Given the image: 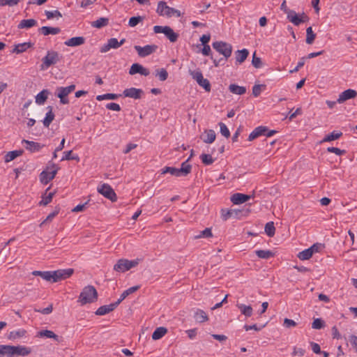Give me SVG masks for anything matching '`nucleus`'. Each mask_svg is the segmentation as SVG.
I'll return each instance as SVG.
<instances>
[{
	"label": "nucleus",
	"instance_id": "393cba45",
	"mask_svg": "<svg viewBox=\"0 0 357 357\" xmlns=\"http://www.w3.org/2000/svg\"><path fill=\"white\" fill-rule=\"evenodd\" d=\"M237 307L241 311V313L246 317H250L253 313V309L251 305H246L241 303L236 304Z\"/></svg>",
	"mask_w": 357,
	"mask_h": 357
},
{
	"label": "nucleus",
	"instance_id": "338daca9",
	"mask_svg": "<svg viewBox=\"0 0 357 357\" xmlns=\"http://www.w3.org/2000/svg\"><path fill=\"white\" fill-rule=\"evenodd\" d=\"M305 57H301L299 61L297 63V66L289 71L290 73H294L299 70L301 68H302L305 64Z\"/></svg>",
	"mask_w": 357,
	"mask_h": 357
},
{
	"label": "nucleus",
	"instance_id": "37998d69",
	"mask_svg": "<svg viewBox=\"0 0 357 357\" xmlns=\"http://www.w3.org/2000/svg\"><path fill=\"white\" fill-rule=\"evenodd\" d=\"M316 38V34L313 32L311 26H309L306 29V43L309 45L313 43L314 39Z\"/></svg>",
	"mask_w": 357,
	"mask_h": 357
},
{
	"label": "nucleus",
	"instance_id": "79ce46f5",
	"mask_svg": "<svg viewBox=\"0 0 357 357\" xmlns=\"http://www.w3.org/2000/svg\"><path fill=\"white\" fill-rule=\"evenodd\" d=\"M120 96H121L120 94H116V93H105V94L97 96L96 100L98 101H101L103 100H116Z\"/></svg>",
	"mask_w": 357,
	"mask_h": 357
},
{
	"label": "nucleus",
	"instance_id": "e433bc0d",
	"mask_svg": "<svg viewBox=\"0 0 357 357\" xmlns=\"http://www.w3.org/2000/svg\"><path fill=\"white\" fill-rule=\"evenodd\" d=\"M32 44L31 43H20L15 46L13 52L17 54H20L25 52L28 48L31 47Z\"/></svg>",
	"mask_w": 357,
	"mask_h": 357
},
{
	"label": "nucleus",
	"instance_id": "e2e57ef3",
	"mask_svg": "<svg viewBox=\"0 0 357 357\" xmlns=\"http://www.w3.org/2000/svg\"><path fill=\"white\" fill-rule=\"evenodd\" d=\"M59 208L56 207L55 210L47 215L46 219L43 222H42L40 225H43L47 222H51L52 219L59 213Z\"/></svg>",
	"mask_w": 357,
	"mask_h": 357
},
{
	"label": "nucleus",
	"instance_id": "bb28decb",
	"mask_svg": "<svg viewBox=\"0 0 357 357\" xmlns=\"http://www.w3.org/2000/svg\"><path fill=\"white\" fill-rule=\"evenodd\" d=\"M236 54V62L242 63L245 61L249 55V52L247 49H243L241 50H237L235 52Z\"/></svg>",
	"mask_w": 357,
	"mask_h": 357
},
{
	"label": "nucleus",
	"instance_id": "7ed1b4c3",
	"mask_svg": "<svg viewBox=\"0 0 357 357\" xmlns=\"http://www.w3.org/2000/svg\"><path fill=\"white\" fill-rule=\"evenodd\" d=\"M97 298L98 292L95 287L92 285H88L82 289L79 296L78 301L83 305L86 303H93Z\"/></svg>",
	"mask_w": 357,
	"mask_h": 357
},
{
	"label": "nucleus",
	"instance_id": "473e14b6",
	"mask_svg": "<svg viewBox=\"0 0 357 357\" xmlns=\"http://www.w3.org/2000/svg\"><path fill=\"white\" fill-rule=\"evenodd\" d=\"M229 90L232 93L237 95H243L246 92V88L245 86H238L235 84H230L229 86Z\"/></svg>",
	"mask_w": 357,
	"mask_h": 357
},
{
	"label": "nucleus",
	"instance_id": "cd10ccee",
	"mask_svg": "<svg viewBox=\"0 0 357 357\" xmlns=\"http://www.w3.org/2000/svg\"><path fill=\"white\" fill-rule=\"evenodd\" d=\"M47 109H49V111L46 114V116H45L44 120L43 121V125L45 127L48 128L50 126V125L51 124V123L54 119L55 115L52 112V106H48L47 107Z\"/></svg>",
	"mask_w": 357,
	"mask_h": 357
},
{
	"label": "nucleus",
	"instance_id": "4d7b16f0",
	"mask_svg": "<svg viewBox=\"0 0 357 357\" xmlns=\"http://www.w3.org/2000/svg\"><path fill=\"white\" fill-rule=\"evenodd\" d=\"M197 84L200 86L203 87L206 91H207V92L211 91V86L209 81L207 79L203 78L201 79V81L197 82Z\"/></svg>",
	"mask_w": 357,
	"mask_h": 357
},
{
	"label": "nucleus",
	"instance_id": "49530a36",
	"mask_svg": "<svg viewBox=\"0 0 357 357\" xmlns=\"http://www.w3.org/2000/svg\"><path fill=\"white\" fill-rule=\"evenodd\" d=\"M165 36L170 40L172 43L176 42L178 38V34L175 33L174 30L169 26L168 31H166Z\"/></svg>",
	"mask_w": 357,
	"mask_h": 357
},
{
	"label": "nucleus",
	"instance_id": "c756f323",
	"mask_svg": "<svg viewBox=\"0 0 357 357\" xmlns=\"http://www.w3.org/2000/svg\"><path fill=\"white\" fill-rule=\"evenodd\" d=\"M194 318L197 322L203 323L208 320L206 312L200 309H197L194 314Z\"/></svg>",
	"mask_w": 357,
	"mask_h": 357
},
{
	"label": "nucleus",
	"instance_id": "a19ab883",
	"mask_svg": "<svg viewBox=\"0 0 357 357\" xmlns=\"http://www.w3.org/2000/svg\"><path fill=\"white\" fill-rule=\"evenodd\" d=\"M26 331L24 329H20L18 331H13L10 332L8 338L10 340H16L25 335Z\"/></svg>",
	"mask_w": 357,
	"mask_h": 357
},
{
	"label": "nucleus",
	"instance_id": "f704fd0d",
	"mask_svg": "<svg viewBox=\"0 0 357 357\" xmlns=\"http://www.w3.org/2000/svg\"><path fill=\"white\" fill-rule=\"evenodd\" d=\"M167 332V329L165 327L157 328L152 334V339L157 340L162 337Z\"/></svg>",
	"mask_w": 357,
	"mask_h": 357
},
{
	"label": "nucleus",
	"instance_id": "a18cd8bd",
	"mask_svg": "<svg viewBox=\"0 0 357 357\" xmlns=\"http://www.w3.org/2000/svg\"><path fill=\"white\" fill-rule=\"evenodd\" d=\"M169 173L170 174L179 177L178 169L174 167H165L161 169V174H165Z\"/></svg>",
	"mask_w": 357,
	"mask_h": 357
},
{
	"label": "nucleus",
	"instance_id": "c85d7f7f",
	"mask_svg": "<svg viewBox=\"0 0 357 357\" xmlns=\"http://www.w3.org/2000/svg\"><path fill=\"white\" fill-rule=\"evenodd\" d=\"M139 287H140L139 285H136L125 290L121 294L120 298L116 301V303L119 305L127 296L137 291L139 289Z\"/></svg>",
	"mask_w": 357,
	"mask_h": 357
},
{
	"label": "nucleus",
	"instance_id": "a211bd4d",
	"mask_svg": "<svg viewBox=\"0 0 357 357\" xmlns=\"http://www.w3.org/2000/svg\"><path fill=\"white\" fill-rule=\"evenodd\" d=\"M192 155V153L185 162H182L181 168L178 169V173L180 176H186L191 172L192 165L188 163V161L190 160Z\"/></svg>",
	"mask_w": 357,
	"mask_h": 357
},
{
	"label": "nucleus",
	"instance_id": "9d476101",
	"mask_svg": "<svg viewBox=\"0 0 357 357\" xmlns=\"http://www.w3.org/2000/svg\"><path fill=\"white\" fill-rule=\"evenodd\" d=\"M52 167L54 169L51 172H47L46 170H43L40 174V181L43 184H47L50 181H52L56 176L59 167L55 164H52Z\"/></svg>",
	"mask_w": 357,
	"mask_h": 357
},
{
	"label": "nucleus",
	"instance_id": "6ab92c4d",
	"mask_svg": "<svg viewBox=\"0 0 357 357\" xmlns=\"http://www.w3.org/2000/svg\"><path fill=\"white\" fill-rule=\"evenodd\" d=\"M250 195H247L242 193H235L231 197V201L234 204H243L247 201H248L250 199Z\"/></svg>",
	"mask_w": 357,
	"mask_h": 357
},
{
	"label": "nucleus",
	"instance_id": "603ef678",
	"mask_svg": "<svg viewBox=\"0 0 357 357\" xmlns=\"http://www.w3.org/2000/svg\"><path fill=\"white\" fill-rule=\"evenodd\" d=\"M72 152H73L72 151H65L63 153V156L62 157L61 160L63 161V160H75L79 161V156L77 155H72Z\"/></svg>",
	"mask_w": 357,
	"mask_h": 357
},
{
	"label": "nucleus",
	"instance_id": "2f4dec72",
	"mask_svg": "<svg viewBox=\"0 0 357 357\" xmlns=\"http://www.w3.org/2000/svg\"><path fill=\"white\" fill-rule=\"evenodd\" d=\"M49 91L47 89H43L36 96V102L38 105H43L47 99Z\"/></svg>",
	"mask_w": 357,
	"mask_h": 357
},
{
	"label": "nucleus",
	"instance_id": "de8ad7c7",
	"mask_svg": "<svg viewBox=\"0 0 357 357\" xmlns=\"http://www.w3.org/2000/svg\"><path fill=\"white\" fill-rule=\"evenodd\" d=\"M312 250H310L309 248L307 249H305L301 252H300L297 257L301 259V260H307L309 259H310L312 256Z\"/></svg>",
	"mask_w": 357,
	"mask_h": 357
},
{
	"label": "nucleus",
	"instance_id": "13d9d810",
	"mask_svg": "<svg viewBox=\"0 0 357 357\" xmlns=\"http://www.w3.org/2000/svg\"><path fill=\"white\" fill-rule=\"evenodd\" d=\"M213 236L211 229L210 228H206L204 230L201 231L199 234L195 236V238H209Z\"/></svg>",
	"mask_w": 357,
	"mask_h": 357
},
{
	"label": "nucleus",
	"instance_id": "f257e3e1",
	"mask_svg": "<svg viewBox=\"0 0 357 357\" xmlns=\"http://www.w3.org/2000/svg\"><path fill=\"white\" fill-rule=\"evenodd\" d=\"M212 47L219 54L224 56V58L216 59L213 58V55H211V59L213 60L214 66L218 67L220 65H224L225 61L231 55L233 50L231 45L224 41H215L213 43Z\"/></svg>",
	"mask_w": 357,
	"mask_h": 357
},
{
	"label": "nucleus",
	"instance_id": "aec40b11",
	"mask_svg": "<svg viewBox=\"0 0 357 357\" xmlns=\"http://www.w3.org/2000/svg\"><path fill=\"white\" fill-rule=\"evenodd\" d=\"M85 43V38L83 36L73 37L64 42V44L68 47H76L83 45Z\"/></svg>",
	"mask_w": 357,
	"mask_h": 357
},
{
	"label": "nucleus",
	"instance_id": "bf43d9fd",
	"mask_svg": "<svg viewBox=\"0 0 357 357\" xmlns=\"http://www.w3.org/2000/svg\"><path fill=\"white\" fill-rule=\"evenodd\" d=\"M45 13L48 20H50L53 17L59 18L62 17L61 13L57 10L53 11L46 10Z\"/></svg>",
	"mask_w": 357,
	"mask_h": 357
},
{
	"label": "nucleus",
	"instance_id": "052dcab7",
	"mask_svg": "<svg viewBox=\"0 0 357 357\" xmlns=\"http://www.w3.org/2000/svg\"><path fill=\"white\" fill-rule=\"evenodd\" d=\"M252 64L256 68H260L263 66L261 58L256 56L255 52L253 54L252 56Z\"/></svg>",
	"mask_w": 357,
	"mask_h": 357
},
{
	"label": "nucleus",
	"instance_id": "3c124183",
	"mask_svg": "<svg viewBox=\"0 0 357 357\" xmlns=\"http://www.w3.org/2000/svg\"><path fill=\"white\" fill-rule=\"evenodd\" d=\"M266 89L265 84H255L252 87V95L255 97H258L261 91Z\"/></svg>",
	"mask_w": 357,
	"mask_h": 357
},
{
	"label": "nucleus",
	"instance_id": "b1692460",
	"mask_svg": "<svg viewBox=\"0 0 357 357\" xmlns=\"http://www.w3.org/2000/svg\"><path fill=\"white\" fill-rule=\"evenodd\" d=\"M24 153V150L19 149L8 152L4 157L6 162H9Z\"/></svg>",
	"mask_w": 357,
	"mask_h": 357
},
{
	"label": "nucleus",
	"instance_id": "9b49d317",
	"mask_svg": "<svg viewBox=\"0 0 357 357\" xmlns=\"http://www.w3.org/2000/svg\"><path fill=\"white\" fill-rule=\"evenodd\" d=\"M157 48H158V47L155 45H145L144 47H141L139 45L135 46V49L136 50L138 55L140 57H145V56H147L151 54L152 53L155 52Z\"/></svg>",
	"mask_w": 357,
	"mask_h": 357
},
{
	"label": "nucleus",
	"instance_id": "c03bdc74",
	"mask_svg": "<svg viewBox=\"0 0 357 357\" xmlns=\"http://www.w3.org/2000/svg\"><path fill=\"white\" fill-rule=\"evenodd\" d=\"M264 230L267 236L270 237L273 236L275 233V228L273 222H267L265 225Z\"/></svg>",
	"mask_w": 357,
	"mask_h": 357
},
{
	"label": "nucleus",
	"instance_id": "58836bf2",
	"mask_svg": "<svg viewBox=\"0 0 357 357\" xmlns=\"http://www.w3.org/2000/svg\"><path fill=\"white\" fill-rule=\"evenodd\" d=\"M255 254L259 258L261 259H269L271 257H274L275 253L273 252L271 250H259L255 251Z\"/></svg>",
	"mask_w": 357,
	"mask_h": 357
},
{
	"label": "nucleus",
	"instance_id": "f03ea898",
	"mask_svg": "<svg viewBox=\"0 0 357 357\" xmlns=\"http://www.w3.org/2000/svg\"><path fill=\"white\" fill-rule=\"evenodd\" d=\"M74 273L73 268L43 271L40 276L43 280L52 283L69 278Z\"/></svg>",
	"mask_w": 357,
	"mask_h": 357
},
{
	"label": "nucleus",
	"instance_id": "a878e982",
	"mask_svg": "<svg viewBox=\"0 0 357 357\" xmlns=\"http://www.w3.org/2000/svg\"><path fill=\"white\" fill-rule=\"evenodd\" d=\"M285 13L287 15V19L296 26H298L303 21V20H300L294 10H289Z\"/></svg>",
	"mask_w": 357,
	"mask_h": 357
},
{
	"label": "nucleus",
	"instance_id": "1a4fd4ad",
	"mask_svg": "<svg viewBox=\"0 0 357 357\" xmlns=\"http://www.w3.org/2000/svg\"><path fill=\"white\" fill-rule=\"evenodd\" d=\"M126 42L125 38H122L120 41L115 38H109L107 40V43L105 44L100 47V52L101 53H105L108 52L110 49H117L120 46H121Z\"/></svg>",
	"mask_w": 357,
	"mask_h": 357
},
{
	"label": "nucleus",
	"instance_id": "20e7f679",
	"mask_svg": "<svg viewBox=\"0 0 357 357\" xmlns=\"http://www.w3.org/2000/svg\"><path fill=\"white\" fill-rule=\"evenodd\" d=\"M156 13L160 16H166L167 17H172L173 16L179 17L181 16L180 10L168 6L167 3L162 1L158 3Z\"/></svg>",
	"mask_w": 357,
	"mask_h": 357
},
{
	"label": "nucleus",
	"instance_id": "8fccbe9b",
	"mask_svg": "<svg viewBox=\"0 0 357 357\" xmlns=\"http://www.w3.org/2000/svg\"><path fill=\"white\" fill-rule=\"evenodd\" d=\"M200 158L202 160V162L205 165H210L213 163L214 159L212 158V156L210 154L206 153H202L200 155Z\"/></svg>",
	"mask_w": 357,
	"mask_h": 357
},
{
	"label": "nucleus",
	"instance_id": "ea45409f",
	"mask_svg": "<svg viewBox=\"0 0 357 357\" xmlns=\"http://www.w3.org/2000/svg\"><path fill=\"white\" fill-rule=\"evenodd\" d=\"M155 75L158 78L160 81L164 82L168 78V73L165 68L156 69L155 71Z\"/></svg>",
	"mask_w": 357,
	"mask_h": 357
},
{
	"label": "nucleus",
	"instance_id": "412c9836",
	"mask_svg": "<svg viewBox=\"0 0 357 357\" xmlns=\"http://www.w3.org/2000/svg\"><path fill=\"white\" fill-rule=\"evenodd\" d=\"M38 31L41 34L44 36H48L50 34L56 35L61 32V29L59 27L44 26L40 28Z\"/></svg>",
	"mask_w": 357,
	"mask_h": 357
},
{
	"label": "nucleus",
	"instance_id": "864d4df0",
	"mask_svg": "<svg viewBox=\"0 0 357 357\" xmlns=\"http://www.w3.org/2000/svg\"><path fill=\"white\" fill-rule=\"evenodd\" d=\"M144 17L142 16H135L130 18L128 25L131 27L137 26L139 22H142Z\"/></svg>",
	"mask_w": 357,
	"mask_h": 357
},
{
	"label": "nucleus",
	"instance_id": "09e8293b",
	"mask_svg": "<svg viewBox=\"0 0 357 357\" xmlns=\"http://www.w3.org/2000/svg\"><path fill=\"white\" fill-rule=\"evenodd\" d=\"M54 195V192H51L48 195L45 194L42 197V200L40 202L39 204L43 206L47 205L49 203L52 202Z\"/></svg>",
	"mask_w": 357,
	"mask_h": 357
},
{
	"label": "nucleus",
	"instance_id": "7c9ffc66",
	"mask_svg": "<svg viewBox=\"0 0 357 357\" xmlns=\"http://www.w3.org/2000/svg\"><path fill=\"white\" fill-rule=\"evenodd\" d=\"M204 133L206 135L202 138L204 143L211 144L215 141L216 135L213 130H206Z\"/></svg>",
	"mask_w": 357,
	"mask_h": 357
},
{
	"label": "nucleus",
	"instance_id": "2eb2a0df",
	"mask_svg": "<svg viewBox=\"0 0 357 357\" xmlns=\"http://www.w3.org/2000/svg\"><path fill=\"white\" fill-rule=\"evenodd\" d=\"M137 73L144 76H148L150 74V72L149 69L143 67L141 64L136 63L131 66L129 70V74L132 75Z\"/></svg>",
	"mask_w": 357,
	"mask_h": 357
},
{
	"label": "nucleus",
	"instance_id": "5701e85b",
	"mask_svg": "<svg viewBox=\"0 0 357 357\" xmlns=\"http://www.w3.org/2000/svg\"><path fill=\"white\" fill-rule=\"evenodd\" d=\"M14 356H25L31 353V349L23 347V346H13Z\"/></svg>",
	"mask_w": 357,
	"mask_h": 357
},
{
	"label": "nucleus",
	"instance_id": "69168bd1",
	"mask_svg": "<svg viewBox=\"0 0 357 357\" xmlns=\"http://www.w3.org/2000/svg\"><path fill=\"white\" fill-rule=\"evenodd\" d=\"M169 28V26H159L156 25L153 26V31L155 33H165L167 31H168V29Z\"/></svg>",
	"mask_w": 357,
	"mask_h": 357
},
{
	"label": "nucleus",
	"instance_id": "0eeeda50",
	"mask_svg": "<svg viewBox=\"0 0 357 357\" xmlns=\"http://www.w3.org/2000/svg\"><path fill=\"white\" fill-rule=\"evenodd\" d=\"M75 89V85L71 84L66 87H57L56 96L60 99V102L63 105L69 103L68 96Z\"/></svg>",
	"mask_w": 357,
	"mask_h": 357
},
{
	"label": "nucleus",
	"instance_id": "0e129e2a",
	"mask_svg": "<svg viewBox=\"0 0 357 357\" xmlns=\"http://www.w3.org/2000/svg\"><path fill=\"white\" fill-rule=\"evenodd\" d=\"M232 217V212L231 209H222L221 210V218L223 220H227Z\"/></svg>",
	"mask_w": 357,
	"mask_h": 357
},
{
	"label": "nucleus",
	"instance_id": "f8f14e48",
	"mask_svg": "<svg viewBox=\"0 0 357 357\" xmlns=\"http://www.w3.org/2000/svg\"><path fill=\"white\" fill-rule=\"evenodd\" d=\"M22 144L26 145L25 149L30 153L39 152L45 146V144L27 139H22Z\"/></svg>",
	"mask_w": 357,
	"mask_h": 357
},
{
	"label": "nucleus",
	"instance_id": "423d86ee",
	"mask_svg": "<svg viewBox=\"0 0 357 357\" xmlns=\"http://www.w3.org/2000/svg\"><path fill=\"white\" fill-rule=\"evenodd\" d=\"M59 54L56 51H48L47 55L43 58L40 70H46L51 66L56 64L61 59Z\"/></svg>",
	"mask_w": 357,
	"mask_h": 357
},
{
	"label": "nucleus",
	"instance_id": "c9c22d12",
	"mask_svg": "<svg viewBox=\"0 0 357 357\" xmlns=\"http://www.w3.org/2000/svg\"><path fill=\"white\" fill-rule=\"evenodd\" d=\"M342 135V132L340 131H333L325 136L321 142H331L339 139Z\"/></svg>",
	"mask_w": 357,
	"mask_h": 357
},
{
	"label": "nucleus",
	"instance_id": "5fc2aeb1",
	"mask_svg": "<svg viewBox=\"0 0 357 357\" xmlns=\"http://www.w3.org/2000/svg\"><path fill=\"white\" fill-rule=\"evenodd\" d=\"M190 75L192 76V77L196 80L197 82H199L201 81L202 79L204 78L203 75L199 70H190Z\"/></svg>",
	"mask_w": 357,
	"mask_h": 357
},
{
	"label": "nucleus",
	"instance_id": "680f3d73",
	"mask_svg": "<svg viewBox=\"0 0 357 357\" xmlns=\"http://www.w3.org/2000/svg\"><path fill=\"white\" fill-rule=\"evenodd\" d=\"M219 126H220L221 134L226 138L229 137L230 132H229V129L227 128V126L222 122L219 123Z\"/></svg>",
	"mask_w": 357,
	"mask_h": 357
},
{
	"label": "nucleus",
	"instance_id": "72a5a7b5",
	"mask_svg": "<svg viewBox=\"0 0 357 357\" xmlns=\"http://www.w3.org/2000/svg\"><path fill=\"white\" fill-rule=\"evenodd\" d=\"M109 24V19L107 17H100L96 21L91 22V25L93 27L101 29L104 26H107Z\"/></svg>",
	"mask_w": 357,
	"mask_h": 357
},
{
	"label": "nucleus",
	"instance_id": "4468645a",
	"mask_svg": "<svg viewBox=\"0 0 357 357\" xmlns=\"http://www.w3.org/2000/svg\"><path fill=\"white\" fill-rule=\"evenodd\" d=\"M357 96V91L354 89H347L342 92L339 95V98L337 100V102L339 103H342L344 101L354 98Z\"/></svg>",
	"mask_w": 357,
	"mask_h": 357
},
{
	"label": "nucleus",
	"instance_id": "f3484780",
	"mask_svg": "<svg viewBox=\"0 0 357 357\" xmlns=\"http://www.w3.org/2000/svg\"><path fill=\"white\" fill-rule=\"evenodd\" d=\"M36 337L52 338L57 342L62 341V338L50 330H42L37 333Z\"/></svg>",
	"mask_w": 357,
	"mask_h": 357
},
{
	"label": "nucleus",
	"instance_id": "ddd939ff",
	"mask_svg": "<svg viewBox=\"0 0 357 357\" xmlns=\"http://www.w3.org/2000/svg\"><path fill=\"white\" fill-rule=\"evenodd\" d=\"M144 91L141 89H136L134 87H131L129 89H126L123 91V95L125 97H128L134 99H140L144 95Z\"/></svg>",
	"mask_w": 357,
	"mask_h": 357
},
{
	"label": "nucleus",
	"instance_id": "6e6552de",
	"mask_svg": "<svg viewBox=\"0 0 357 357\" xmlns=\"http://www.w3.org/2000/svg\"><path fill=\"white\" fill-rule=\"evenodd\" d=\"M98 192L112 202H116L117 199L114 190L107 183H103L100 187H98Z\"/></svg>",
	"mask_w": 357,
	"mask_h": 357
},
{
	"label": "nucleus",
	"instance_id": "4be33fe9",
	"mask_svg": "<svg viewBox=\"0 0 357 357\" xmlns=\"http://www.w3.org/2000/svg\"><path fill=\"white\" fill-rule=\"evenodd\" d=\"M14 357L13 345H0V357Z\"/></svg>",
	"mask_w": 357,
	"mask_h": 357
},
{
	"label": "nucleus",
	"instance_id": "dca6fc26",
	"mask_svg": "<svg viewBox=\"0 0 357 357\" xmlns=\"http://www.w3.org/2000/svg\"><path fill=\"white\" fill-rule=\"evenodd\" d=\"M118 305L119 304L116 303V301L110 303L109 305H102L97 309L95 314L99 316L105 315L114 310L118 307Z\"/></svg>",
	"mask_w": 357,
	"mask_h": 357
},
{
	"label": "nucleus",
	"instance_id": "39448f33",
	"mask_svg": "<svg viewBox=\"0 0 357 357\" xmlns=\"http://www.w3.org/2000/svg\"><path fill=\"white\" fill-rule=\"evenodd\" d=\"M140 259H135L134 260H128L127 259H120L117 261L116 264L114 266V270L119 273H125L130 270L132 268L137 266L141 261Z\"/></svg>",
	"mask_w": 357,
	"mask_h": 357
},
{
	"label": "nucleus",
	"instance_id": "4c0bfd02",
	"mask_svg": "<svg viewBox=\"0 0 357 357\" xmlns=\"http://www.w3.org/2000/svg\"><path fill=\"white\" fill-rule=\"evenodd\" d=\"M36 24H37L36 20H35L33 19L23 20L20 22L17 27L19 29H24V28L28 29V28H31V27L35 26Z\"/></svg>",
	"mask_w": 357,
	"mask_h": 357
},
{
	"label": "nucleus",
	"instance_id": "6e6d98bb",
	"mask_svg": "<svg viewBox=\"0 0 357 357\" xmlns=\"http://www.w3.org/2000/svg\"><path fill=\"white\" fill-rule=\"evenodd\" d=\"M325 326L324 321L319 318L315 319L312 324V328L314 329H321Z\"/></svg>",
	"mask_w": 357,
	"mask_h": 357
},
{
	"label": "nucleus",
	"instance_id": "774afa93",
	"mask_svg": "<svg viewBox=\"0 0 357 357\" xmlns=\"http://www.w3.org/2000/svg\"><path fill=\"white\" fill-rule=\"evenodd\" d=\"M327 151H328V152L333 153L336 154L337 155H342L345 153V151L344 150H341L339 148L333 147V146L328 147L327 149Z\"/></svg>",
	"mask_w": 357,
	"mask_h": 357
}]
</instances>
